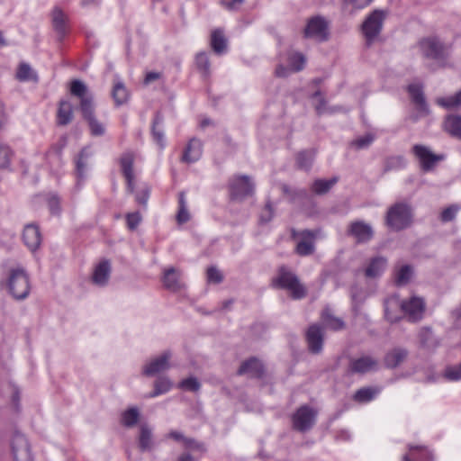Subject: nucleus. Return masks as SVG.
<instances>
[{
	"mask_svg": "<svg viewBox=\"0 0 461 461\" xmlns=\"http://www.w3.org/2000/svg\"><path fill=\"white\" fill-rule=\"evenodd\" d=\"M237 375H248L251 378L260 379L265 375V366L258 358L251 357L241 363L237 371Z\"/></svg>",
	"mask_w": 461,
	"mask_h": 461,
	"instance_id": "a211bd4d",
	"label": "nucleus"
},
{
	"mask_svg": "<svg viewBox=\"0 0 461 461\" xmlns=\"http://www.w3.org/2000/svg\"><path fill=\"white\" fill-rule=\"evenodd\" d=\"M203 154L202 141L196 138L191 139L182 155V161L191 164L198 161Z\"/></svg>",
	"mask_w": 461,
	"mask_h": 461,
	"instance_id": "5701e85b",
	"label": "nucleus"
},
{
	"mask_svg": "<svg viewBox=\"0 0 461 461\" xmlns=\"http://www.w3.org/2000/svg\"><path fill=\"white\" fill-rule=\"evenodd\" d=\"M110 274V262L108 260L101 261L94 270L92 276L93 283L99 286H104L108 283Z\"/></svg>",
	"mask_w": 461,
	"mask_h": 461,
	"instance_id": "cd10ccee",
	"label": "nucleus"
},
{
	"mask_svg": "<svg viewBox=\"0 0 461 461\" xmlns=\"http://www.w3.org/2000/svg\"><path fill=\"white\" fill-rule=\"evenodd\" d=\"M385 13L383 10H374L364 21L362 32L367 45H370L377 38L383 29Z\"/></svg>",
	"mask_w": 461,
	"mask_h": 461,
	"instance_id": "423d86ee",
	"label": "nucleus"
},
{
	"mask_svg": "<svg viewBox=\"0 0 461 461\" xmlns=\"http://www.w3.org/2000/svg\"><path fill=\"white\" fill-rule=\"evenodd\" d=\"M432 335V332L430 329H424L420 331L419 337H420V342L421 347L427 348L429 346V340Z\"/></svg>",
	"mask_w": 461,
	"mask_h": 461,
	"instance_id": "0e129e2a",
	"label": "nucleus"
},
{
	"mask_svg": "<svg viewBox=\"0 0 461 461\" xmlns=\"http://www.w3.org/2000/svg\"><path fill=\"white\" fill-rule=\"evenodd\" d=\"M52 24L60 38H63L66 35V16L59 7H55L52 12Z\"/></svg>",
	"mask_w": 461,
	"mask_h": 461,
	"instance_id": "4c0bfd02",
	"label": "nucleus"
},
{
	"mask_svg": "<svg viewBox=\"0 0 461 461\" xmlns=\"http://www.w3.org/2000/svg\"><path fill=\"white\" fill-rule=\"evenodd\" d=\"M386 265L385 258L380 256L373 258L365 270L366 276L372 278L379 276L384 271Z\"/></svg>",
	"mask_w": 461,
	"mask_h": 461,
	"instance_id": "7c9ffc66",
	"label": "nucleus"
},
{
	"mask_svg": "<svg viewBox=\"0 0 461 461\" xmlns=\"http://www.w3.org/2000/svg\"><path fill=\"white\" fill-rule=\"evenodd\" d=\"M49 210L53 215H59L61 212L60 198L57 194H49L46 197Z\"/></svg>",
	"mask_w": 461,
	"mask_h": 461,
	"instance_id": "8fccbe9b",
	"label": "nucleus"
},
{
	"mask_svg": "<svg viewBox=\"0 0 461 461\" xmlns=\"http://www.w3.org/2000/svg\"><path fill=\"white\" fill-rule=\"evenodd\" d=\"M315 153H316V151L314 149H304V150L298 152V154L296 156L297 167L300 169H303L305 171L310 170L312 166Z\"/></svg>",
	"mask_w": 461,
	"mask_h": 461,
	"instance_id": "e433bc0d",
	"label": "nucleus"
},
{
	"mask_svg": "<svg viewBox=\"0 0 461 461\" xmlns=\"http://www.w3.org/2000/svg\"><path fill=\"white\" fill-rule=\"evenodd\" d=\"M11 154L10 148L0 142V168L6 167L10 164Z\"/></svg>",
	"mask_w": 461,
	"mask_h": 461,
	"instance_id": "5fc2aeb1",
	"label": "nucleus"
},
{
	"mask_svg": "<svg viewBox=\"0 0 461 461\" xmlns=\"http://www.w3.org/2000/svg\"><path fill=\"white\" fill-rule=\"evenodd\" d=\"M183 443L186 448L198 450L201 452L205 451L204 444L202 442L196 441L194 438L185 437Z\"/></svg>",
	"mask_w": 461,
	"mask_h": 461,
	"instance_id": "052dcab7",
	"label": "nucleus"
},
{
	"mask_svg": "<svg viewBox=\"0 0 461 461\" xmlns=\"http://www.w3.org/2000/svg\"><path fill=\"white\" fill-rule=\"evenodd\" d=\"M411 101L417 105L419 111L424 114H429V109L426 102L422 86L419 84H411L407 87Z\"/></svg>",
	"mask_w": 461,
	"mask_h": 461,
	"instance_id": "b1692460",
	"label": "nucleus"
},
{
	"mask_svg": "<svg viewBox=\"0 0 461 461\" xmlns=\"http://www.w3.org/2000/svg\"><path fill=\"white\" fill-rule=\"evenodd\" d=\"M172 382L166 376H159L154 382V390L149 394V398H154L165 394L172 388Z\"/></svg>",
	"mask_w": 461,
	"mask_h": 461,
	"instance_id": "ea45409f",
	"label": "nucleus"
},
{
	"mask_svg": "<svg viewBox=\"0 0 461 461\" xmlns=\"http://www.w3.org/2000/svg\"><path fill=\"white\" fill-rule=\"evenodd\" d=\"M409 454L402 456V461H434V456L423 446L409 445Z\"/></svg>",
	"mask_w": 461,
	"mask_h": 461,
	"instance_id": "393cba45",
	"label": "nucleus"
},
{
	"mask_svg": "<svg viewBox=\"0 0 461 461\" xmlns=\"http://www.w3.org/2000/svg\"><path fill=\"white\" fill-rule=\"evenodd\" d=\"M172 354L169 350H165L159 357L152 359L144 366L142 374L146 376H153L159 372L167 370L170 367L169 360Z\"/></svg>",
	"mask_w": 461,
	"mask_h": 461,
	"instance_id": "6ab92c4d",
	"label": "nucleus"
},
{
	"mask_svg": "<svg viewBox=\"0 0 461 461\" xmlns=\"http://www.w3.org/2000/svg\"><path fill=\"white\" fill-rule=\"evenodd\" d=\"M211 47L217 55H221L227 50V40L223 32L220 29L214 30L211 35Z\"/></svg>",
	"mask_w": 461,
	"mask_h": 461,
	"instance_id": "f704fd0d",
	"label": "nucleus"
},
{
	"mask_svg": "<svg viewBox=\"0 0 461 461\" xmlns=\"http://www.w3.org/2000/svg\"><path fill=\"white\" fill-rule=\"evenodd\" d=\"M305 39H313L319 42H323L329 39V25L324 17L316 15L307 21L303 30Z\"/></svg>",
	"mask_w": 461,
	"mask_h": 461,
	"instance_id": "6e6552de",
	"label": "nucleus"
},
{
	"mask_svg": "<svg viewBox=\"0 0 461 461\" xmlns=\"http://www.w3.org/2000/svg\"><path fill=\"white\" fill-rule=\"evenodd\" d=\"M351 298H352V303H353V308H354V310L357 311V309L358 307H360V305L363 303V300L361 298V293L357 289H352L351 290Z\"/></svg>",
	"mask_w": 461,
	"mask_h": 461,
	"instance_id": "338daca9",
	"label": "nucleus"
},
{
	"mask_svg": "<svg viewBox=\"0 0 461 461\" xmlns=\"http://www.w3.org/2000/svg\"><path fill=\"white\" fill-rule=\"evenodd\" d=\"M412 276V268L410 265L402 266L395 276V284L398 286L404 285L409 283Z\"/></svg>",
	"mask_w": 461,
	"mask_h": 461,
	"instance_id": "09e8293b",
	"label": "nucleus"
},
{
	"mask_svg": "<svg viewBox=\"0 0 461 461\" xmlns=\"http://www.w3.org/2000/svg\"><path fill=\"white\" fill-rule=\"evenodd\" d=\"M6 285L10 294L15 300H24L30 294V278L23 267H19L10 269Z\"/></svg>",
	"mask_w": 461,
	"mask_h": 461,
	"instance_id": "7ed1b4c3",
	"label": "nucleus"
},
{
	"mask_svg": "<svg viewBox=\"0 0 461 461\" xmlns=\"http://www.w3.org/2000/svg\"><path fill=\"white\" fill-rule=\"evenodd\" d=\"M88 155L85 149H83L78 154L76 159V173L77 177V186L80 188L81 182H84L86 178V169L87 163Z\"/></svg>",
	"mask_w": 461,
	"mask_h": 461,
	"instance_id": "58836bf2",
	"label": "nucleus"
},
{
	"mask_svg": "<svg viewBox=\"0 0 461 461\" xmlns=\"http://www.w3.org/2000/svg\"><path fill=\"white\" fill-rule=\"evenodd\" d=\"M308 350L313 355L322 352L324 344V331L319 324L310 325L305 333Z\"/></svg>",
	"mask_w": 461,
	"mask_h": 461,
	"instance_id": "2eb2a0df",
	"label": "nucleus"
},
{
	"mask_svg": "<svg viewBox=\"0 0 461 461\" xmlns=\"http://www.w3.org/2000/svg\"><path fill=\"white\" fill-rule=\"evenodd\" d=\"M112 96L114 100L116 106L122 105L128 101L129 93L122 82L117 81L113 85Z\"/></svg>",
	"mask_w": 461,
	"mask_h": 461,
	"instance_id": "a19ab883",
	"label": "nucleus"
},
{
	"mask_svg": "<svg viewBox=\"0 0 461 461\" xmlns=\"http://www.w3.org/2000/svg\"><path fill=\"white\" fill-rule=\"evenodd\" d=\"M288 62L293 72H299L303 69L306 59L301 52H294L289 55Z\"/></svg>",
	"mask_w": 461,
	"mask_h": 461,
	"instance_id": "de8ad7c7",
	"label": "nucleus"
},
{
	"mask_svg": "<svg viewBox=\"0 0 461 461\" xmlns=\"http://www.w3.org/2000/svg\"><path fill=\"white\" fill-rule=\"evenodd\" d=\"M324 324L332 330H340L344 328V321L332 315L330 309H325L321 313Z\"/></svg>",
	"mask_w": 461,
	"mask_h": 461,
	"instance_id": "a18cd8bd",
	"label": "nucleus"
},
{
	"mask_svg": "<svg viewBox=\"0 0 461 461\" xmlns=\"http://www.w3.org/2000/svg\"><path fill=\"white\" fill-rule=\"evenodd\" d=\"M149 194L150 189L149 187H145L142 190L135 193V200L139 204L145 207L148 203Z\"/></svg>",
	"mask_w": 461,
	"mask_h": 461,
	"instance_id": "bf43d9fd",
	"label": "nucleus"
},
{
	"mask_svg": "<svg viewBox=\"0 0 461 461\" xmlns=\"http://www.w3.org/2000/svg\"><path fill=\"white\" fill-rule=\"evenodd\" d=\"M348 234L354 237L357 243H367L373 239L374 230L372 226L364 221H355L350 223Z\"/></svg>",
	"mask_w": 461,
	"mask_h": 461,
	"instance_id": "dca6fc26",
	"label": "nucleus"
},
{
	"mask_svg": "<svg viewBox=\"0 0 461 461\" xmlns=\"http://www.w3.org/2000/svg\"><path fill=\"white\" fill-rule=\"evenodd\" d=\"M378 361L371 356H362L357 358H350L347 373L348 375H365L366 373L376 371Z\"/></svg>",
	"mask_w": 461,
	"mask_h": 461,
	"instance_id": "4468645a",
	"label": "nucleus"
},
{
	"mask_svg": "<svg viewBox=\"0 0 461 461\" xmlns=\"http://www.w3.org/2000/svg\"><path fill=\"white\" fill-rule=\"evenodd\" d=\"M374 140L375 135L372 133H367L362 137L354 140L351 142V145L355 147L357 149H364L368 148L373 143Z\"/></svg>",
	"mask_w": 461,
	"mask_h": 461,
	"instance_id": "3c124183",
	"label": "nucleus"
},
{
	"mask_svg": "<svg viewBox=\"0 0 461 461\" xmlns=\"http://www.w3.org/2000/svg\"><path fill=\"white\" fill-rule=\"evenodd\" d=\"M408 356V349L402 347H394L385 353L384 366L388 369H395L407 359Z\"/></svg>",
	"mask_w": 461,
	"mask_h": 461,
	"instance_id": "412c9836",
	"label": "nucleus"
},
{
	"mask_svg": "<svg viewBox=\"0 0 461 461\" xmlns=\"http://www.w3.org/2000/svg\"><path fill=\"white\" fill-rule=\"evenodd\" d=\"M422 56L438 62L446 61L448 58V49L444 42L437 37L423 38L419 41Z\"/></svg>",
	"mask_w": 461,
	"mask_h": 461,
	"instance_id": "20e7f679",
	"label": "nucleus"
},
{
	"mask_svg": "<svg viewBox=\"0 0 461 461\" xmlns=\"http://www.w3.org/2000/svg\"><path fill=\"white\" fill-rule=\"evenodd\" d=\"M293 72L291 67H286L283 64H279L275 70V74L278 77H286Z\"/></svg>",
	"mask_w": 461,
	"mask_h": 461,
	"instance_id": "69168bd1",
	"label": "nucleus"
},
{
	"mask_svg": "<svg viewBox=\"0 0 461 461\" xmlns=\"http://www.w3.org/2000/svg\"><path fill=\"white\" fill-rule=\"evenodd\" d=\"M274 214H275V211H274L273 205H272L271 202L268 200L266 203L265 207L262 209V211L259 213V222L261 224L268 223L269 221H272Z\"/></svg>",
	"mask_w": 461,
	"mask_h": 461,
	"instance_id": "864d4df0",
	"label": "nucleus"
},
{
	"mask_svg": "<svg viewBox=\"0 0 461 461\" xmlns=\"http://www.w3.org/2000/svg\"><path fill=\"white\" fill-rule=\"evenodd\" d=\"M404 165H405V159L402 156L392 157L387 160L386 165H385V169L390 170L396 167H403Z\"/></svg>",
	"mask_w": 461,
	"mask_h": 461,
	"instance_id": "680f3d73",
	"label": "nucleus"
},
{
	"mask_svg": "<svg viewBox=\"0 0 461 461\" xmlns=\"http://www.w3.org/2000/svg\"><path fill=\"white\" fill-rule=\"evenodd\" d=\"M83 111H81L83 119L87 122L91 135L101 137L105 133V126L98 121L95 114V105L89 106V104L84 102Z\"/></svg>",
	"mask_w": 461,
	"mask_h": 461,
	"instance_id": "f3484780",
	"label": "nucleus"
},
{
	"mask_svg": "<svg viewBox=\"0 0 461 461\" xmlns=\"http://www.w3.org/2000/svg\"><path fill=\"white\" fill-rule=\"evenodd\" d=\"M223 280L221 272L215 267H210L207 269V281L209 283L220 284Z\"/></svg>",
	"mask_w": 461,
	"mask_h": 461,
	"instance_id": "4d7b16f0",
	"label": "nucleus"
},
{
	"mask_svg": "<svg viewBox=\"0 0 461 461\" xmlns=\"http://www.w3.org/2000/svg\"><path fill=\"white\" fill-rule=\"evenodd\" d=\"M138 446L141 452L151 451L155 446L152 429L147 424H141L140 427Z\"/></svg>",
	"mask_w": 461,
	"mask_h": 461,
	"instance_id": "bb28decb",
	"label": "nucleus"
},
{
	"mask_svg": "<svg viewBox=\"0 0 461 461\" xmlns=\"http://www.w3.org/2000/svg\"><path fill=\"white\" fill-rule=\"evenodd\" d=\"M401 309L411 322H416L422 319L425 312V302L422 298L413 296L401 303Z\"/></svg>",
	"mask_w": 461,
	"mask_h": 461,
	"instance_id": "ddd939ff",
	"label": "nucleus"
},
{
	"mask_svg": "<svg viewBox=\"0 0 461 461\" xmlns=\"http://www.w3.org/2000/svg\"><path fill=\"white\" fill-rule=\"evenodd\" d=\"M372 2L373 0H343L344 5H351L355 9H363Z\"/></svg>",
	"mask_w": 461,
	"mask_h": 461,
	"instance_id": "e2e57ef3",
	"label": "nucleus"
},
{
	"mask_svg": "<svg viewBox=\"0 0 461 461\" xmlns=\"http://www.w3.org/2000/svg\"><path fill=\"white\" fill-rule=\"evenodd\" d=\"M73 120V107L69 101L61 100L57 111V124L66 126Z\"/></svg>",
	"mask_w": 461,
	"mask_h": 461,
	"instance_id": "c756f323",
	"label": "nucleus"
},
{
	"mask_svg": "<svg viewBox=\"0 0 461 461\" xmlns=\"http://www.w3.org/2000/svg\"><path fill=\"white\" fill-rule=\"evenodd\" d=\"M10 447L13 461H33L29 441L21 432H14Z\"/></svg>",
	"mask_w": 461,
	"mask_h": 461,
	"instance_id": "1a4fd4ad",
	"label": "nucleus"
},
{
	"mask_svg": "<svg viewBox=\"0 0 461 461\" xmlns=\"http://www.w3.org/2000/svg\"><path fill=\"white\" fill-rule=\"evenodd\" d=\"M119 165L121 167V172L126 180V191L129 194H134V154L131 151L123 152L119 158Z\"/></svg>",
	"mask_w": 461,
	"mask_h": 461,
	"instance_id": "f8f14e48",
	"label": "nucleus"
},
{
	"mask_svg": "<svg viewBox=\"0 0 461 461\" xmlns=\"http://www.w3.org/2000/svg\"><path fill=\"white\" fill-rule=\"evenodd\" d=\"M459 209L460 207L456 204H451L450 206L445 208L440 213V221L442 222L452 221L456 218Z\"/></svg>",
	"mask_w": 461,
	"mask_h": 461,
	"instance_id": "603ef678",
	"label": "nucleus"
},
{
	"mask_svg": "<svg viewBox=\"0 0 461 461\" xmlns=\"http://www.w3.org/2000/svg\"><path fill=\"white\" fill-rule=\"evenodd\" d=\"M15 78L20 82L38 83L39 77L36 71L26 62H21L17 68Z\"/></svg>",
	"mask_w": 461,
	"mask_h": 461,
	"instance_id": "2f4dec72",
	"label": "nucleus"
},
{
	"mask_svg": "<svg viewBox=\"0 0 461 461\" xmlns=\"http://www.w3.org/2000/svg\"><path fill=\"white\" fill-rule=\"evenodd\" d=\"M141 221V216L139 212H129L126 214L127 227L131 230H134Z\"/></svg>",
	"mask_w": 461,
	"mask_h": 461,
	"instance_id": "13d9d810",
	"label": "nucleus"
},
{
	"mask_svg": "<svg viewBox=\"0 0 461 461\" xmlns=\"http://www.w3.org/2000/svg\"><path fill=\"white\" fill-rule=\"evenodd\" d=\"M195 66L198 71L202 74L203 77L208 78L211 75V63L208 54L201 51L195 56Z\"/></svg>",
	"mask_w": 461,
	"mask_h": 461,
	"instance_id": "79ce46f5",
	"label": "nucleus"
},
{
	"mask_svg": "<svg viewBox=\"0 0 461 461\" xmlns=\"http://www.w3.org/2000/svg\"><path fill=\"white\" fill-rule=\"evenodd\" d=\"M445 129L450 135L461 138V116L448 115L445 120Z\"/></svg>",
	"mask_w": 461,
	"mask_h": 461,
	"instance_id": "37998d69",
	"label": "nucleus"
},
{
	"mask_svg": "<svg viewBox=\"0 0 461 461\" xmlns=\"http://www.w3.org/2000/svg\"><path fill=\"white\" fill-rule=\"evenodd\" d=\"M22 238L24 245L32 252H35L40 248L42 240L40 228L35 223H28L24 226Z\"/></svg>",
	"mask_w": 461,
	"mask_h": 461,
	"instance_id": "aec40b11",
	"label": "nucleus"
},
{
	"mask_svg": "<svg viewBox=\"0 0 461 461\" xmlns=\"http://www.w3.org/2000/svg\"><path fill=\"white\" fill-rule=\"evenodd\" d=\"M339 177L333 176L330 179L318 178L311 185V191L317 195H323L338 183Z\"/></svg>",
	"mask_w": 461,
	"mask_h": 461,
	"instance_id": "72a5a7b5",
	"label": "nucleus"
},
{
	"mask_svg": "<svg viewBox=\"0 0 461 461\" xmlns=\"http://www.w3.org/2000/svg\"><path fill=\"white\" fill-rule=\"evenodd\" d=\"M140 412L138 407L132 406L121 414V424L126 428H132L140 420Z\"/></svg>",
	"mask_w": 461,
	"mask_h": 461,
	"instance_id": "c9c22d12",
	"label": "nucleus"
},
{
	"mask_svg": "<svg viewBox=\"0 0 461 461\" xmlns=\"http://www.w3.org/2000/svg\"><path fill=\"white\" fill-rule=\"evenodd\" d=\"M177 387L183 391L197 393L201 389V383L197 377L191 375L180 381Z\"/></svg>",
	"mask_w": 461,
	"mask_h": 461,
	"instance_id": "49530a36",
	"label": "nucleus"
},
{
	"mask_svg": "<svg viewBox=\"0 0 461 461\" xmlns=\"http://www.w3.org/2000/svg\"><path fill=\"white\" fill-rule=\"evenodd\" d=\"M320 230H303L296 231L294 229L292 230V238L299 236L301 240L297 243L295 252L299 256H309L314 252V240H316Z\"/></svg>",
	"mask_w": 461,
	"mask_h": 461,
	"instance_id": "9b49d317",
	"label": "nucleus"
},
{
	"mask_svg": "<svg viewBox=\"0 0 461 461\" xmlns=\"http://www.w3.org/2000/svg\"><path fill=\"white\" fill-rule=\"evenodd\" d=\"M70 93L72 95L80 99V111H83V104L85 101L89 104V106L94 105L93 95L88 92V89L83 81L79 79L72 80L70 83Z\"/></svg>",
	"mask_w": 461,
	"mask_h": 461,
	"instance_id": "4be33fe9",
	"label": "nucleus"
},
{
	"mask_svg": "<svg viewBox=\"0 0 461 461\" xmlns=\"http://www.w3.org/2000/svg\"><path fill=\"white\" fill-rule=\"evenodd\" d=\"M413 222V208L405 202H396L392 204L384 217L385 226L393 231H401L411 227Z\"/></svg>",
	"mask_w": 461,
	"mask_h": 461,
	"instance_id": "f257e3e1",
	"label": "nucleus"
},
{
	"mask_svg": "<svg viewBox=\"0 0 461 461\" xmlns=\"http://www.w3.org/2000/svg\"><path fill=\"white\" fill-rule=\"evenodd\" d=\"M229 192L233 201H243L254 194L255 185L247 175H237L229 180Z\"/></svg>",
	"mask_w": 461,
	"mask_h": 461,
	"instance_id": "39448f33",
	"label": "nucleus"
},
{
	"mask_svg": "<svg viewBox=\"0 0 461 461\" xmlns=\"http://www.w3.org/2000/svg\"><path fill=\"white\" fill-rule=\"evenodd\" d=\"M274 287L290 292L294 300H301L307 295L305 286L300 282L299 277L288 267L282 265L277 269V275L272 280Z\"/></svg>",
	"mask_w": 461,
	"mask_h": 461,
	"instance_id": "f03ea898",
	"label": "nucleus"
},
{
	"mask_svg": "<svg viewBox=\"0 0 461 461\" xmlns=\"http://www.w3.org/2000/svg\"><path fill=\"white\" fill-rule=\"evenodd\" d=\"M379 393L380 389L378 387H362L355 392L353 400L358 403H367L375 400Z\"/></svg>",
	"mask_w": 461,
	"mask_h": 461,
	"instance_id": "473e14b6",
	"label": "nucleus"
},
{
	"mask_svg": "<svg viewBox=\"0 0 461 461\" xmlns=\"http://www.w3.org/2000/svg\"><path fill=\"white\" fill-rule=\"evenodd\" d=\"M318 411L309 405L299 407L292 416L293 429L299 432L310 430L316 422Z\"/></svg>",
	"mask_w": 461,
	"mask_h": 461,
	"instance_id": "0eeeda50",
	"label": "nucleus"
},
{
	"mask_svg": "<svg viewBox=\"0 0 461 461\" xmlns=\"http://www.w3.org/2000/svg\"><path fill=\"white\" fill-rule=\"evenodd\" d=\"M190 215L187 208H179L176 214V221L178 223H185L189 221Z\"/></svg>",
	"mask_w": 461,
	"mask_h": 461,
	"instance_id": "774afa93",
	"label": "nucleus"
},
{
	"mask_svg": "<svg viewBox=\"0 0 461 461\" xmlns=\"http://www.w3.org/2000/svg\"><path fill=\"white\" fill-rule=\"evenodd\" d=\"M444 375L449 381L461 380V363L457 366L447 367Z\"/></svg>",
	"mask_w": 461,
	"mask_h": 461,
	"instance_id": "6e6d98bb",
	"label": "nucleus"
},
{
	"mask_svg": "<svg viewBox=\"0 0 461 461\" xmlns=\"http://www.w3.org/2000/svg\"><path fill=\"white\" fill-rule=\"evenodd\" d=\"M436 104L447 110L461 107V90L454 95L437 98Z\"/></svg>",
	"mask_w": 461,
	"mask_h": 461,
	"instance_id": "c03bdc74",
	"label": "nucleus"
},
{
	"mask_svg": "<svg viewBox=\"0 0 461 461\" xmlns=\"http://www.w3.org/2000/svg\"><path fill=\"white\" fill-rule=\"evenodd\" d=\"M163 285L166 289L176 292L180 290L181 282H180V273L179 271L171 267L167 269H165L163 277H162Z\"/></svg>",
	"mask_w": 461,
	"mask_h": 461,
	"instance_id": "c85d7f7f",
	"label": "nucleus"
},
{
	"mask_svg": "<svg viewBox=\"0 0 461 461\" xmlns=\"http://www.w3.org/2000/svg\"><path fill=\"white\" fill-rule=\"evenodd\" d=\"M411 150L413 155L419 159L420 168L424 172L433 170L437 163L446 158L444 154H434L429 148L422 144H415Z\"/></svg>",
	"mask_w": 461,
	"mask_h": 461,
	"instance_id": "9d476101",
	"label": "nucleus"
},
{
	"mask_svg": "<svg viewBox=\"0 0 461 461\" xmlns=\"http://www.w3.org/2000/svg\"><path fill=\"white\" fill-rule=\"evenodd\" d=\"M151 134L153 140L161 148L164 149L166 145L164 135V116L160 112H156L151 123Z\"/></svg>",
	"mask_w": 461,
	"mask_h": 461,
	"instance_id": "a878e982",
	"label": "nucleus"
}]
</instances>
